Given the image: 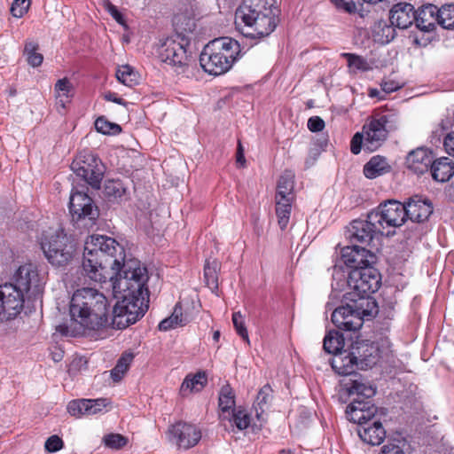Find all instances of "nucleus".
Masks as SVG:
<instances>
[{"label":"nucleus","instance_id":"13d9d810","mask_svg":"<svg viewBox=\"0 0 454 454\" xmlns=\"http://www.w3.org/2000/svg\"><path fill=\"white\" fill-rule=\"evenodd\" d=\"M218 397H235L229 383H225L222 386Z\"/></svg>","mask_w":454,"mask_h":454},{"label":"nucleus","instance_id":"ea45409f","mask_svg":"<svg viewBox=\"0 0 454 454\" xmlns=\"http://www.w3.org/2000/svg\"><path fill=\"white\" fill-rule=\"evenodd\" d=\"M294 180L291 173H286L281 176L277 186L276 195H286L294 197Z\"/></svg>","mask_w":454,"mask_h":454},{"label":"nucleus","instance_id":"bb28decb","mask_svg":"<svg viewBox=\"0 0 454 454\" xmlns=\"http://www.w3.org/2000/svg\"><path fill=\"white\" fill-rule=\"evenodd\" d=\"M381 419L375 418L372 425H364L358 429L359 437L371 445H380L386 437V431L380 422Z\"/></svg>","mask_w":454,"mask_h":454},{"label":"nucleus","instance_id":"69168bd1","mask_svg":"<svg viewBox=\"0 0 454 454\" xmlns=\"http://www.w3.org/2000/svg\"><path fill=\"white\" fill-rule=\"evenodd\" d=\"M452 6H453V4H449V5H448V7L444 6V7L446 8V10H447V11H446V12H445V14H443V18H444V19L451 18V17L450 16L449 12H450V7H452Z\"/></svg>","mask_w":454,"mask_h":454},{"label":"nucleus","instance_id":"cd10ccee","mask_svg":"<svg viewBox=\"0 0 454 454\" xmlns=\"http://www.w3.org/2000/svg\"><path fill=\"white\" fill-rule=\"evenodd\" d=\"M294 197L286 195H275V211L278 223L282 231H285L289 223L292 206Z\"/></svg>","mask_w":454,"mask_h":454},{"label":"nucleus","instance_id":"a18cd8bd","mask_svg":"<svg viewBox=\"0 0 454 454\" xmlns=\"http://www.w3.org/2000/svg\"><path fill=\"white\" fill-rule=\"evenodd\" d=\"M362 147L364 148V134L363 130L356 132L350 141V151L353 154L360 153Z\"/></svg>","mask_w":454,"mask_h":454},{"label":"nucleus","instance_id":"603ef678","mask_svg":"<svg viewBox=\"0 0 454 454\" xmlns=\"http://www.w3.org/2000/svg\"><path fill=\"white\" fill-rule=\"evenodd\" d=\"M443 146L449 155H454V132H448L443 139Z\"/></svg>","mask_w":454,"mask_h":454},{"label":"nucleus","instance_id":"7ed1b4c3","mask_svg":"<svg viewBox=\"0 0 454 454\" xmlns=\"http://www.w3.org/2000/svg\"><path fill=\"white\" fill-rule=\"evenodd\" d=\"M279 12L277 0H242L235 12V27L248 38L268 36L278 26Z\"/></svg>","mask_w":454,"mask_h":454},{"label":"nucleus","instance_id":"0e129e2a","mask_svg":"<svg viewBox=\"0 0 454 454\" xmlns=\"http://www.w3.org/2000/svg\"><path fill=\"white\" fill-rule=\"evenodd\" d=\"M220 335H221V333H220V332L218 330L215 331L214 333H213V340L215 342H218L219 340H220Z\"/></svg>","mask_w":454,"mask_h":454},{"label":"nucleus","instance_id":"8fccbe9b","mask_svg":"<svg viewBox=\"0 0 454 454\" xmlns=\"http://www.w3.org/2000/svg\"><path fill=\"white\" fill-rule=\"evenodd\" d=\"M334 4L350 14L356 12V4L353 0H334Z\"/></svg>","mask_w":454,"mask_h":454},{"label":"nucleus","instance_id":"0eeeda50","mask_svg":"<svg viewBox=\"0 0 454 454\" xmlns=\"http://www.w3.org/2000/svg\"><path fill=\"white\" fill-rule=\"evenodd\" d=\"M333 369L340 375L346 376L340 381V387L343 393L360 397H373L376 389L371 384L364 382L361 376L354 373L356 368V360L353 350L339 352L332 361Z\"/></svg>","mask_w":454,"mask_h":454},{"label":"nucleus","instance_id":"dca6fc26","mask_svg":"<svg viewBox=\"0 0 454 454\" xmlns=\"http://www.w3.org/2000/svg\"><path fill=\"white\" fill-rule=\"evenodd\" d=\"M387 410L378 408L369 399H354L346 408L347 419L361 427L372 419L387 416Z\"/></svg>","mask_w":454,"mask_h":454},{"label":"nucleus","instance_id":"423d86ee","mask_svg":"<svg viewBox=\"0 0 454 454\" xmlns=\"http://www.w3.org/2000/svg\"><path fill=\"white\" fill-rule=\"evenodd\" d=\"M400 123V115L395 110H374L362 128L364 149L369 152L378 150L387 139L389 133L399 129Z\"/></svg>","mask_w":454,"mask_h":454},{"label":"nucleus","instance_id":"bf43d9fd","mask_svg":"<svg viewBox=\"0 0 454 454\" xmlns=\"http://www.w3.org/2000/svg\"><path fill=\"white\" fill-rule=\"evenodd\" d=\"M236 160H237V163L240 164L241 167L245 166L246 159L244 156V150H243V147H242V145L240 142H239V144H238V148H237V153H236Z\"/></svg>","mask_w":454,"mask_h":454},{"label":"nucleus","instance_id":"f8f14e48","mask_svg":"<svg viewBox=\"0 0 454 454\" xmlns=\"http://www.w3.org/2000/svg\"><path fill=\"white\" fill-rule=\"evenodd\" d=\"M370 213L374 224L378 226L384 235L390 234L389 228L402 226L407 218L404 204L395 200L381 202Z\"/></svg>","mask_w":454,"mask_h":454},{"label":"nucleus","instance_id":"e433bc0d","mask_svg":"<svg viewBox=\"0 0 454 454\" xmlns=\"http://www.w3.org/2000/svg\"><path fill=\"white\" fill-rule=\"evenodd\" d=\"M116 78L120 82L128 87H133L138 83L137 74L129 65L121 66L117 69Z\"/></svg>","mask_w":454,"mask_h":454},{"label":"nucleus","instance_id":"a211bd4d","mask_svg":"<svg viewBox=\"0 0 454 454\" xmlns=\"http://www.w3.org/2000/svg\"><path fill=\"white\" fill-rule=\"evenodd\" d=\"M160 59L169 66L181 69L178 73L184 72L187 66L188 56L184 45L173 38H167L159 50Z\"/></svg>","mask_w":454,"mask_h":454},{"label":"nucleus","instance_id":"412c9836","mask_svg":"<svg viewBox=\"0 0 454 454\" xmlns=\"http://www.w3.org/2000/svg\"><path fill=\"white\" fill-rule=\"evenodd\" d=\"M356 360V368L366 370L374 366L380 360V352L377 344L369 341H356L352 346Z\"/></svg>","mask_w":454,"mask_h":454},{"label":"nucleus","instance_id":"f03ea898","mask_svg":"<svg viewBox=\"0 0 454 454\" xmlns=\"http://www.w3.org/2000/svg\"><path fill=\"white\" fill-rule=\"evenodd\" d=\"M70 316L83 329L99 331L114 324V312L110 313V303L106 295L95 288L83 287L77 289L70 301Z\"/></svg>","mask_w":454,"mask_h":454},{"label":"nucleus","instance_id":"864d4df0","mask_svg":"<svg viewBox=\"0 0 454 454\" xmlns=\"http://www.w3.org/2000/svg\"><path fill=\"white\" fill-rule=\"evenodd\" d=\"M108 11L117 23H119L121 25L125 24V19H124L123 15L121 13V12H119V10L117 9V7L115 5L110 4L108 7Z\"/></svg>","mask_w":454,"mask_h":454},{"label":"nucleus","instance_id":"3c124183","mask_svg":"<svg viewBox=\"0 0 454 454\" xmlns=\"http://www.w3.org/2000/svg\"><path fill=\"white\" fill-rule=\"evenodd\" d=\"M176 316L170 315L168 317L161 320L158 325L160 331H168L176 328Z\"/></svg>","mask_w":454,"mask_h":454},{"label":"nucleus","instance_id":"ddd939ff","mask_svg":"<svg viewBox=\"0 0 454 454\" xmlns=\"http://www.w3.org/2000/svg\"><path fill=\"white\" fill-rule=\"evenodd\" d=\"M415 10L412 4L407 3H397L393 5L389 12V20L391 26H384L381 28L385 38H380L381 43H388L395 37V29L393 27L405 29L408 28L414 21Z\"/></svg>","mask_w":454,"mask_h":454},{"label":"nucleus","instance_id":"f3484780","mask_svg":"<svg viewBox=\"0 0 454 454\" xmlns=\"http://www.w3.org/2000/svg\"><path fill=\"white\" fill-rule=\"evenodd\" d=\"M169 441L179 449L188 450L199 443L201 439V430L196 425L177 422L168 431Z\"/></svg>","mask_w":454,"mask_h":454},{"label":"nucleus","instance_id":"f257e3e1","mask_svg":"<svg viewBox=\"0 0 454 454\" xmlns=\"http://www.w3.org/2000/svg\"><path fill=\"white\" fill-rule=\"evenodd\" d=\"M124 247L114 239L93 234L84 243L82 270L95 282H102L107 269L115 275L111 277L114 295L119 299L114 307V324L126 328L138 321L149 308L147 270L139 262L125 261Z\"/></svg>","mask_w":454,"mask_h":454},{"label":"nucleus","instance_id":"a19ab883","mask_svg":"<svg viewBox=\"0 0 454 454\" xmlns=\"http://www.w3.org/2000/svg\"><path fill=\"white\" fill-rule=\"evenodd\" d=\"M232 323L236 333L249 344L248 332L245 324L243 315L238 311L232 314Z\"/></svg>","mask_w":454,"mask_h":454},{"label":"nucleus","instance_id":"c03bdc74","mask_svg":"<svg viewBox=\"0 0 454 454\" xmlns=\"http://www.w3.org/2000/svg\"><path fill=\"white\" fill-rule=\"evenodd\" d=\"M30 5L31 0H14L11 7V13L15 18H21L28 12Z\"/></svg>","mask_w":454,"mask_h":454},{"label":"nucleus","instance_id":"473e14b6","mask_svg":"<svg viewBox=\"0 0 454 454\" xmlns=\"http://www.w3.org/2000/svg\"><path fill=\"white\" fill-rule=\"evenodd\" d=\"M220 270V263L214 260L213 262L206 261L204 266V279L207 287L211 290L218 289V271Z\"/></svg>","mask_w":454,"mask_h":454},{"label":"nucleus","instance_id":"774afa93","mask_svg":"<svg viewBox=\"0 0 454 454\" xmlns=\"http://www.w3.org/2000/svg\"><path fill=\"white\" fill-rule=\"evenodd\" d=\"M279 454H292L290 450H282L279 451Z\"/></svg>","mask_w":454,"mask_h":454},{"label":"nucleus","instance_id":"a878e982","mask_svg":"<svg viewBox=\"0 0 454 454\" xmlns=\"http://www.w3.org/2000/svg\"><path fill=\"white\" fill-rule=\"evenodd\" d=\"M208 376L206 371L200 370L195 373H188L184 379L180 392L184 395L197 394L207 385Z\"/></svg>","mask_w":454,"mask_h":454},{"label":"nucleus","instance_id":"79ce46f5","mask_svg":"<svg viewBox=\"0 0 454 454\" xmlns=\"http://www.w3.org/2000/svg\"><path fill=\"white\" fill-rule=\"evenodd\" d=\"M103 442L110 449L119 450L128 443V439L120 434H109L103 437Z\"/></svg>","mask_w":454,"mask_h":454},{"label":"nucleus","instance_id":"aec40b11","mask_svg":"<svg viewBox=\"0 0 454 454\" xmlns=\"http://www.w3.org/2000/svg\"><path fill=\"white\" fill-rule=\"evenodd\" d=\"M341 260L348 268L354 270L373 264L376 257L373 253L364 247L354 244L342 248Z\"/></svg>","mask_w":454,"mask_h":454},{"label":"nucleus","instance_id":"6e6552de","mask_svg":"<svg viewBox=\"0 0 454 454\" xmlns=\"http://www.w3.org/2000/svg\"><path fill=\"white\" fill-rule=\"evenodd\" d=\"M41 247L48 262L56 267L67 265L77 255L75 239L65 233L63 230L44 237L41 242Z\"/></svg>","mask_w":454,"mask_h":454},{"label":"nucleus","instance_id":"7c9ffc66","mask_svg":"<svg viewBox=\"0 0 454 454\" xmlns=\"http://www.w3.org/2000/svg\"><path fill=\"white\" fill-rule=\"evenodd\" d=\"M344 347L343 334L339 331H329L324 339L323 348L329 354H338Z\"/></svg>","mask_w":454,"mask_h":454},{"label":"nucleus","instance_id":"2eb2a0df","mask_svg":"<svg viewBox=\"0 0 454 454\" xmlns=\"http://www.w3.org/2000/svg\"><path fill=\"white\" fill-rule=\"evenodd\" d=\"M364 303L354 302V305L347 304L334 309L332 314V322L340 330L356 331L363 325V316L367 315L363 308Z\"/></svg>","mask_w":454,"mask_h":454},{"label":"nucleus","instance_id":"4c0bfd02","mask_svg":"<svg viewBox=\"0 0 454 454\" xmlns=\"http://www.w3.org/2000/svg\"><path fill=\"white\" fill-rule=\"evenodd\" d=\"M173 25L177 34L185 35L186 33H192L196 27L194 20L183 14L175 15Z\"/></svg>","mask_w":454,"mask_h":454},{"label":"nucleus","instance_id":"4468645a","mask_svg":"<svg viewBox=\"0 0 454 454\" xmlns=\"http://www.w3.org/2000/svg\"><path fill=\"white\" fill-rule=\"evenodd\" d=\"M446 8L442 6L438 8L434 4H427L422 6L416 13L414 21L417 27L424 32H431L434 30L435 26L438 24L443 28H454V20L452 18L444 19L443 14L446 12Z\"/></svg>","mask_w":454,"mask_h":454},{"label":"nucleus","instance_id":"58836bf2","mask_svg":"<svg viewBox=\"0 0 454 454\" xmlns=\"http://www.w3.org/2000/svg\"><path fill=\"white\" fill-rule=\"evenodd\" d=\"M95 129L104 135H118L121 132V127L114 122L109 121L105 116H99L95 121Z\"/></svg>","mask_w":454,"mask_h":454},{"label":"nucleus","instance_id":"72a5a7b5","mask_svg":"<svg viewBox=\"0 0 454 454\" xmlns=\"http://www.w3.org/2000/svg\"><path fill=\"white\" fill-rule=\"evenodd\" d=\"M54 90L56 93V98L59 100L58 103L60 104L62 107H65V104L69 102L72 98V90L73 85L68 80V78L64 77L57 81L54 86Z\"/></svg>","mask_w":454,"mask_h":454},{"label":"nucleus","instance_id":"2f4dec72","mask_svg":"<svg viewBox=\"0 0 454 454\" xmlns=\"http://www.w3.org/2000/svg\"><path fill=\"white\" fill-rule=\"evenodd\" d=\"M104 194L108 200H117L127 195V187L120 179H110L105 183Z\"/></svg>","mask_w":454,"mask_h":454},{"label":"nucleus","instance_id":"37998d69","mask_svg":"<svg viewBox=\"0 0 454 454\" xmlns=\"http://www.w3.org/2000/svg\"><path fill=\"white\" fill-rule=\"evenodd\" d=\"M341 56L347 60L348 67H354L357 70L362 71H366L369 69L367 61L359 55L345 52L342 53Z\"/></svg>","mask_w":454,"mask_h":454},{"label":"nucleus","instance_id":"4be33fe9","mask_svg":"<svg viewBox=\"0 0 454 454\" xmlns=\"http://www.w3.org/2000/svg\"><path fill=\"white\" fill-rule=\"evenodd\" d=\"M109 404L107 399H72L67 404V411L71 416L80 418L106 411Z\"/></svg>","mask_w":454,"mask_h":454},{"label":"nucleus","instance_id":"5701e85b","mask_svg":"<svg viewBox=\"0 0 454 454\" xmlns=\"http://www.w3.org/2000/svg\"><path fill=\"white\" fill-rule=\"evenodd\" d=\"M433 161L434 154L432 151L419 147L409 153L405 160V165L413 174L421 176L429 169L431 170Z\"/></svg>","mask_w":454,"mask_h":454},{"label":"nucleus","instance_id":"49530a36","mask_svg":"<svg viewBox=\"0 0 454 454\" xmlns=\"http://www.w3.org/2000/svg\"><path fill=\"white\" fill-rule=\"evenodd\" d=\"M171 315L176 316V326H184L190 322V318L186 313H184L181 302H177Z\"/></svg>","mask_w":454,"mask_h":454},{"label":"nucleus","instance_id":"09e8293b","mask_svg":"<svg viewBox=\"0 0 454 454\" xmlns=\"http://www.w3.org/2000/svg\"><path fill=\"white\" fill-rule=\"evenodd\" d=\"M308 129L311 132H319L325 129V121L319 116H312L308 120Z\"/></svg>","mask_w":454,"mask_h":454},{"label":"nucleus","instance_id":"e2e57ef3","mask_svg":"<svg viewBox=\"0 0 454 454\" xmlns=\"http://www.w3.org/2000/svg\"><path fill=\"white\" fill-rule=\"evenodd\" d=\"M451 126H452V124H451L450 121H449V120L442 121L441 123V129H442V133L444 131H447L450 128H451Z\"/></svg>","mask_w":454,"mask_h":454},{"label":"nucleus","instance_id":"680f3d73","mask_svg":"<svg viewBox=\"0 0 454 454\" xmlns=\"http://www.w3.org/2000/svg\"><path fill=\"white\" fill-rule=\"evenodd\" d=\"M273 390L269 384L264 385L259 391L257 397H269Z\"/></svg>","mask_w":454,"mask_h":454},{"label":"nucleus","instance_id":"39448f33","mask_svg":"<svg viewBox=\"0 0 454 454\" xmlns=\"http://www.w3.org/2000/svg\"><path fill=\"white\" fill-rule=\"evenodd\" d=\"M240 51V44L237 40L227 36L215 38L204 47L200 63L205 72L220 75L231 68Z\"/></svg>","mask_w":454,"mask_h":454},{"label":"nucleus","instance_id":"c85d7f7f","mask_svg":"<svg viewBox=\"0 0 454 454\" xmlns=\"http://www.w3.org/2000/svg\"><path fill=\"white\" fill-rule=\"evenodd\" d=\"M431 175L434 180L444 183L454 175V164L447 157L434 160L431 167Z\"/></svg>","mask_w":454,"mask_h":454},{"label":"nucleus","instance_id":"052dcab7","mask_svg":"<svg viewBox=\"0 0 454 454\" xmlns=\"http://www.w3.org/2000/svg\"><path fill=\"white\" fill-rule=\"evenodd\" d=\"M51 356L54 362H59L64 357V351L58 347H54V349L51 351Z\"/></svg>","mask_w":454,"mask_h":454},{"label":"nucleus","instance_id":"1a4fd4ad","mask_svg":"<svg viewBox=\"0 0 454 454\" xmlns=\"http://www.w3.org/2000/svg\"><path fill=\"white\" fill-rule=\"evenodd\" d=\"M350 292L347 299L352 302L364 301L369 304V298L377 292L381 285L379 270L372 265L350 270L348 278Z\"/></svg>","mask_w":454,"mask_h":454},{"label":"nucleus","instance_id":"f704fd0d","mask_svg":"<svg viewBox=\"0 0 454 454\" xmlns=\"http://www.w3.org/2000/svg\"><path fill=\"white\" fill-rule=\"evenodd\" d=\"M134 359V355L130 352H124L117 360L115 366L111 371V377L114 381L121 380L129 368Z\"/></svg>","mask_w":454,"mask_h":454},{"label":"nucleus","instance_id":"393cba45","mask_svg":"<svg viewBox=\"0 0 454 454\" xmlns=\"http://www.w3.org/2000/svg\"><path fill=\"white\" fill-rule=\"evenodd\" d=\"M219 407L223 413L231 414V420L239 430L249 427L251 422L249 412L241 405H237L235 399H219Z\"/></svg>","mask_w":454,"mask_h":454},{"label":"nucleus","instance_id":"c9c22d12","mask_svg":"<svg viewBox=\"0 0 454 454\" xmlns=\"http://www.w3.org/2000/svg\"><path fill=\"white\" fill-rule=\"evenodd\" d=\"M39 45L35 42H27L25 43L24 54L27 57V63L33 67H37L42 65L43 56L38 52Z\"/></svg>","mask_w":454,"mask_h":454},{"label":"nucleus","instance_id":"20e7f679","mask_svg":"<svg viewBox=\"0 0 454 454\" xmlns=\"http://www.w3.org/2000/svg\"><path fill=\"white\" fill-rule=\"evenodd\" d=\"M42 288L36 267L31 263L20 266L13 283L0 286V322L15 318L23 309L25 294L36 296Z\"/></svg>","mask_w":454,"mask_h":454},{"label":"nucleus","instance_id":"9d476101","mask_svg":"<svg viewBox=\"0 0 454 454\" xmlns=\"http://www.w3.org/2000/svg\"><path fill=\"white\" fill-rule=\"evenodd\" d=\"M69 211L72 221L80 228H92L99 216V210L92 198L86 192L72 189Z\"/></svg>","mask_w":454,"mask_h":454},{"label":"nucleus","instance_id":"6ab92c4d","mask_svg":"<svg viewBox=\"0 0 454 454\" xmlns=\"http://www.w3.org/2000/svg\"><path fill=\"white\" fill-rule=\"evenodd\" d=\"M349 232L351 242H357L364 246L370 245L373 239L384 235L378 226L374 224L370 212L367 214L365 220H354L350 224Z\"/></svg>","mask_w":454,"mask_h":454},{"label":"nucleus","instance_id":"b1692460","mask_svg":"<svg viewBox=\"0 0 454 454\" xmlns=\"http://www.w3.org/2000/svg\"><path fill=\"white\" fill-rule=\"evenodd\" d=\"M407 218L412 222L423 223L433 213V205L428 199L415 195L404 204Z\"/></svg>","mask_w":454,"mask_h":454},{"label":"nucleus","instance_id":"9b49d317","mask_svg":"<svg viewBox=\"0 0 454 454\" xmlns=\"http://www.w3.org/2000/svg\"><path fill=\"white\" fill-rule=\"evenodd\" d=\"M71 169L93 189H99L105 174L101 160L88 151L80 152L71 163Z\"/></svg>","mask_w":454,"mask_h":454},{"label":"nucleus","instance_id":"5fc2aeb1","mask_svg":"<svg viewBox=\"0 0 454 454\" xmlns=\"http://www.w3.org/2000/svg\"><path fill=\"white\" fill-rule=\"evenodd\" d=\"M380 454H404V452L399 446L388 444L383 446Z\"/></svg>","mask_w":454,"mask_h":454},{"label":"nucleus","instance_id":"de8ad7c7","mask_svg":"<svg viewBox=\"0 0 454 454\" xmlns=\"http://www.w3.org/2000/svg\"><path fill=\"white\" fill-rule=\"evenodd\" d=\"M63 441L58 435L50 436L45 442V449L49 452H56L62 449Z\"/></svg>","mask_w":454,"mask_h":454},{"label":"nucleus","instance_id":"6e6d98bb","mask_svg":"<svg viewBox=\"0 0 454 454\" xmlns=\"http://www.w3.org/2000/svg\"><path fill=\"white\" fill-rule=\"evenodd\" d=\"M104 98L106 101L114 102L121 106H125L126 102L123 98L117 96L116 93L108 91L104 95Z\"/></svg>","mask_w":454,"mask_h":454},{"label":"nucleus","instance_id":"338daca9","mask_svg":"<svg viewBox=\"0 0 454 454\" xmlns=\"http://www.w3.org/2000/svg\"><path fill=\"white\" fill-rule=\"evenodd\" d=\"M378 93H379V91L376 89H372L369 91V96L371 98H374V97H376L378 95Z\"/></svg>","mask_w":454,"mask_h":454},{"label":"nucleus","instance_id":"c756f323","mask_svg":"<svg viewBox=\"0 0 454 454\" xmlns=\"http://www.w3.org/2000/svg\"><path fill=\"white\" fill-rule=\"evenodd\" d=\"M391 166L387 159L380 155H375L364 166V174L369 179H374L380 176L388 173Z\"/></svg>","mask_w":454,"mask_h":454},{"label":"nucleus","instance_id":"4d7b16f0","mask_svg":"<svg viewBox=\"0 0 454 454\" xmlns=\"http://www.w3.org/2000/svg\"><path fill=\"white\" fill-rule=\"evenodd\" d=\"M381 89L386 93H391L399 89V85L394 81H386L381 83Z\"/></svg>","mask_w":454,"mask_h":454}]
</instances>
